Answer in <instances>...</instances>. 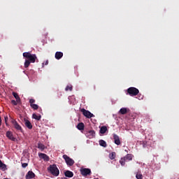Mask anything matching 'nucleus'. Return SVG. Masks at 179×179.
Wrapping results in <instances>:
<instances>
[{
    "mask_svg": "<svg viewBox=\"0 0 179 179\" xmlns=\"http://www.w3.org/2000/svg\"><path fill=\"white\" fill-rule=\"evenodd\" d=\"M23 56L25 58V69H27L28 66H30V64H35L37 58L36 54H31L30 51H24Z\"/></svg>",
    "mask_w": 179,
    "mask_h": 179,
    "instance_id": "nucleus-1",
    "label": "nucleus"
},
{
    "mask_svg": "<svg viewBox=\"0 0 179 179\" xmlns=\"http://www.w3.org/2000/svg\"><path fill=\"white\" fill-rule=\"evenodd\" d=\"M48 171L52 173V176H59V169H58L56 164H51L49 166Z\"/></svg>",
    "mask_w": 179,
    "mask_h": 179,
    "instance_id": "nucleus-2",
    "label": "nucleus"
},
{
    "mask_svg": "<svg viewBox=\"0 0 179 179\" xmlns=\"http://www.w3.org/2000/svg\"><path fill=\"white\" fill-rule=\"evenodd\" d=\"M127 93L130 94L131 96H136L137 94H139V90H138L137 87H129Z\"/></svg>",
    "mask_w": 179,
    "mask_h": 179,
    "instance_id": "nucleus-3",
    "label": "nucleus"
},
{
    "mask_svg": "<svg viewBox=\"0 0 179 179\" xmlns=\"http://www.w3.org/2000/svg\"><path fill=\"white\" fill-rule=\"evenodd\" d=\"M126 160H132V156L131 153H127V156H124V158H121L120 163L121 165H125Z\"/></svg>",
    "mask_w": 179,
    "mask_h": 179,
    "instance_id": "nucleus-4",
    "label": "nucleus"
},
{
    "mask_svg": "<svg viewBox=\"0 0 179 179\" xmlns=\"http://www.w3.org/2000/svg\"><path fill=\"white\" fill-rule=\"evenodd\" d=\"M63 157H64V160H66L67 165L74 164L75 161H73V158H70V156H66V155H64Z\"/></svg>",
    "mask_w": 179,
    "mask_h": 179,
    "instance_id": "nucleus-5",
    "label": "nucleus"
},
{
    "mask_svg": "<svg viewBox=\"0 0 179 179\" xmlns=\"http://www.w3.org/2000/svg\"><path fill=\"white\" fill-rule=\"evenodd\" d=\"M81 112L84 114L85 117H94L93 113H90V110H85V107H83Z\"/></svg>",
    "mask_w": 179,
    "mask_h": 179,
    "instance_id": "nucleus-6",
    "label": "nucleus"
},
{
    "mask_svg": "<svg viewBox=\"0 0 179 179\" xmlns=\"http://www.w3.org/2000/svg\"><path fill=\"white\" fill-rule=\"evenodd\" d=\"M82 176H90L92 171L91 169H80Z\"/></svg>",
    "mask_w": 179,
    "mask_h": 179,
    "instance_id": "nucleus-7",
    "label": "nucleus"
},
{
    "mask_svg": "<svg viewBox=\"0 0 179 179\" xmlns=\"http://www.w3.org/2000/svg\"><path fill=\"white\" fill-rule=\"evenodd\" d=\"M12 123H13L14 127H15V129H19V131H20V132H22V125H20L19 122H17V120H12Z\"/></svg>",
    "mask_w": 179,
    "mask_h": 179,
    "instance_id": "nucleus-8",
    "label": "nucleus"
},
{
    "mask_svg": "<svg viewBox=\"0 0 179 179\" xmlns=\"http://www.w3.org/2000/svg\"><path fill=\"white\" fill-rule=\"evenodd\" d=\"M36 173H34V171H28L26 174L27 179L35 178Z\"/></svg>",
    "mask_w": 179,
    "mask_h": 179,
    "instance_id": "nucleus-9",
    "label": "nucleus"
},
{
    "mask_svg": "<svg viewBox=\"0 0 179 179\" xmlns=\"http://www.w3.org/2000/svg\"><path fill=\"white\" fill-rule=\"evenodd\" d=\"M113 140L115 142L116 145H121L120 135H117L116 133H114L113 134Z\"/></svg>",
    "mask_w": 179,
    "mask_h": 179,
    "instance_id": "nucleus-10",
    "label": "nucleus"
},
{
    "mask_svg": "<svg viewBox=\"0 0 179 179\" xmlns=\"http://www.w3.org/2000/svg\"><path fill=\"white\" fill-rule=\"evenodd\" d=\"M6 137H8L9 140H16L11 130H7Z\"/></svg>",
    "mask_w": 179,
    "mask_h": 179,
    "instance_id": "nucleus-11",
    "label": "nucleus"
},
{
    "mask_svg": "<svg viewBox=\"0 0 179 179\" xmlns=\"http://www.w3.org/2000/svg\"><path fill=\"white\" fill-rule=\"evenodd\" d=\"M39 157H43V160H50V156L47 153H38Z\"/></svg>",
    "mask_w": 179,
    "mask_h": 179,
    "instance_id": "nucleus-12",
    "label": "nucleus"
},
{
    "mask_svg": "<svg viewBox=\"0 0 179 179\" xmlns=\"http://www.w3.org/2000/svg\"><path fill=\"white\" fill-rule=\"evenodd\" d=\"M65 176H67L68 179L72 178L73 176V171H66Z\"/></svg>",
    "mask_w": 179,
    "mask_h": 179,
    "instance_id": "nucleus-13",
    "label": "nucleus"
},
{
    "mask_svg": "<svg viewBox=\"0 0 179 179\" xmlns=\"http://www.w3.org/2000/svg\"><path fill=\"white\" fill-rule=\"evenodd\" d=\"M107 125H102V127L100 128V132L102 134V135H104L105 132H107Z\"/></svg>",
    "mask_w": 179,
    "mask_h": 179,
    "instance_id": "nucleus-14",
    "label": "nucleus"
},
{
    "mask_svg": "<svg viewBox=\"0 0 179 179\" xmlns=\"http://www.w3.org/2000/svg\"><path fill=\"white\" fill-rule=\"evenodd\" d=\"M87 135V137H94V135H96L95 130H88Z\"/></svg>",
    "mask_w": 179,
    "mask_h": 179,
    "instance_id": "nucleus-15",
    "label": "nucleus"
},
{
    "mask_svg": "<svg viewBox=\"0 0 179 179\" xmlns=\"http://www.w3.org/2000/svg\"><path fill=\"white\" fill-rule=\"evenodd\" d=\"M64 56L63 51H56L55 58H62Z\"/></svg>",
    "mask_w": 179,
    "mask_h": 179,
    "instance_id": "nucleus-16",
    "label": "nucleus"
},
{
    "mask_svg": "<svg viewBox=\"0 0 179 179\" xmlns=\"http://www.w3.org/2000/svg\"><path fill=\"white\" fill-rule=\"evenodd\" d=\"M24 123H25L26 127H29V129H31V128L33 127V125L31 122H30V120H24Z\"/></svg>",
    "mask_w": 179,
    "mask_h": 179,
    "instance_id": "nucleus-17",
    "label": "nucleus"
},
{
    "mask_svg": "<svg viewBox=\"0 0 179 179\" xmlns=\"http://www.w3.org/2000/svg\"><path fill=\"white\" fill-rule=\"evenodd\" d=\"M13 96H15V101L17 102V101H21L20 97L19 94H17V92H13Z\"/></svg>",
    "mask_w": 179,
    "mask_h": 179,
    "instance_id": "nucleus-18",
    "label": "nucleus"
},
{
    "mask_svg": "<svg viewBox=\"0 0 179 179\" xmlns=\"http://www.w3.org/2000/svg\"><path fill=\"white\" fill-rule=\"evenodd\" d=\"M77 127L78 129H85V122H78Z\"/></svg>",
    "mask_w": 179,
    "mask_h": 179,
    "instance_id": "nucleus-19",
    "label": "nucleus"
},
{
    "mask_svg": "<svg viewBox=\"0 0 179 179\" xmlns=\"http://www.w3.org/2000/svg\"><path fill=\"white\" fill-rule=\"evenodd\" d=\"M127 107H121L120 112L121 114H127Z\"/></svg>",
    "mask_w": 179,
    "mask_h": 179,
    "instance_id": "nucleus-20",
    "label": "nucleus"
},
{
    "mask_svg": "<svg viewBox=\"0 0 179 179\" xmlns=\"http://www.w3.org/2000/svg\"><path fill=\"white\" fill-rule=\"evenodd\" d=\"M38 148H39L40 150H45V145H44L43 143H38Z\"/></svg>",
    "mask_w": 179,
    "mask_h": 179,
    "instance_id": "nucleus-21",
    "label": "nucleus"
},
{
    "mask_svg": "<svg viewBox=\"0 0 179 179\" xmlns=\"http://www.w3.org/2000/svg\"><path fill=\"white\" fill-rule=\"evenodd\" d=\"M32 117H34V120H41V115H36V113H33Z\"/></svg>",
    "mask_w": 179,
    "mask_h": 179,
    "instance_id": "nucleus-22",
    "label": "nucleus"
},
{
    "mask_svg": "<svg viewBox=\"0 0 179 179\" xmlns=\"http://www.w3.org/2000/svg\"><path fill=\"white\" fill-rule=\"evenodd\" d=\"M0 168H1L2 171H6V164H3L2 161L0 159Z\"/></svg>",
    "mask_w": 179,
    "mask_h": 179,
    "instance_id": "nucleus-23",
    "label": "nucleus"
},
{
    "mask_svg": "<svg viewBox=\"0 0 179 179\" xmlns=\"http://www.w3.org/2000/svg\"><path fill=\"white\" fill-rule=\"evenodd\" d=\"M72 89H73L72 85H67L66 87V92H69V90H70V92H72Z\"/></svg>",
    "mask_w": 179,
    "mask_h": 179,
    "instance_id": "nucleus-24",
    "label": "nucleus"
},
{
    "mask_svg": "<svg viewBox=\"0 0 179 179\" xmlns=\"http://www.w3.org/2000/svg\"><path fill=\"white\" fill-rule=\"evenodd\" d=\"M109 157H110L111 160H113V159H115V157H116L115 152H112V153H110Z\"/></svg>",
    "mask_w": 179,
    "mask_h": 179,
    "instance_id": "nucleus-25",
    "label": "nucleus"
},
{
    "mask_svg": "<svg viewBox=\"0 0 179 179\" xmlns=\"http://www.w3.org/2000/svg\"><path fill=\"white\" fill-rule=\"evenodd\" d=\"M99 145H102L103 148H106L107 143L106 141H99Z\"/></svg>",
    "mask_w": 179,
    "mask_h": 179,
    "instance_id": "nucleus-26",
    "label": "nucleus"
},
{
    "mask_svg": "<svg viewBox=\"0 0 179 179\" xmlns=\"http://www.w3.org/2000/svg\"><path fill=\"white\" fill-rule=\"evenodd\" d=\"M34 101H35V99H29V103H30V105H31V107H32V109H34Z\"/></svg>",
    "mask_w": 179,
    "mask_h": 179,
    "instance_id": "nucleus-27",
    "label": "nucleus"
},
{
    "mask_svg": "<svg viewBox=\"0 0 179 179\" xmlns=\"http://www.w3.org/2000/svg\"><path fill=\"white\" fill-rule=\"evenodd\" d=\"M136 178H138V179L143 178V173H136Z\"/></svg>",
    "mask_w": 179,
    "mask_h": 179,
    "instance_id": "nucleus-28",
    "label": "nucleus"
},
{
    "mask_svg": "<svg viewBox=\"0 0 179 179\" xmlns=\"http://www.w3.org/2000/svg\"><path fill=\"white\" fill-rule=\"evenodd\" d=\"M34 109H38V105H36V99H34Z\"/></svg>",
    "mask_w": 179,
    "mask_h": 179,
    "instance_id": "nucleus-29",
    "label": "nucleus"
},
{
    "mask_svg": "<svg viewBox=\"0 0 179 179\" xmlns=\"http://www.w3.org/2000/svg\"><path fill=\"white\" fill-rule=\"evenodd\" d=\"M12 104H17L16 99H11Z\"/></svg>",
    "mask_w": 179,
    "mask_h": 179,
    "instance_id": "nucleus-30",
    "label": "nucleus"
},
{
    "mask_svg": "<svg viewBox=\"0 0 179 179\" xmlns=\"http://www.w3.org/2000/svg\"><path fill=\"white\" fill-rule=\"evenodd\" d=\"M66 171H65L64 176H63V178L61 179H69L68 176H66Z\"/></svg>",
    "mask_w": 179,
    "mask_h": 179,
    "instance_id": "nucleus-31",
    "label": "nucleus"
},
{
    "mask_svg": "<svg viewBox=\"0 0 179 179\" xmlns=\"http://www.w3.org/2000/svg\"><path fill=\"white\" fill-rule=\"evenodd\" d=\"M22 168H27L28 164H22Z\"/></svg>",
    "mask_w": 179,
    "mask_h": 179,
    "instance_id": "nucleus-32",
    "label": "nucleus"
},
{
    "mask_svg": "<svg viewBox=\"0 0 179 179\" xmlns=\"http://www.w3.org/2000/svg\"><path fill=\"white\" fill-rule=\"evenodd\" d=\"M7 120H8V117H5V121L6 124H8Z\"/></svg>",
    "mask_w": 179,
    "mask_h": 179,
    "instance_id": "nucleus-33",
    "label": "nucleus"
},
{
    "mask_svg": "<svg viewBox=\"0 0 179 179\" xmlns=\"http://www.w3.org/2000/svg\"><path fill=\"white\" fill-rule=\"evenodd\" d=\"M1 123H2V120H1V115H0V126H1Z\"/></svg>",
    "mask_w": 179,
    "mask_h": 179,
    "instance_id": "nucleus-34",
    "label": "nucleus"
},
{
    "mask_svg": "<svg viewBox=\"0 0 179 179\" xmlns=\"http://www.w3.org/2000/svg\"><path fill=\"white\" fill-rule=\"evenodd\" d=\"M45 64H46V65H48V64H49L48 60H47V62H45Z\"/></svg>",
    "mask_w": 179,
    "mask_h": 179,
    "instance_id": "nucleus-35",
    "label": "nucleus"
},
{
    "mask_svg": "<svg viewBox=\"0 0 179 179\" xmlns=\"http://www.w3.org/2000/svg\"><path fill=\"white\" fill-rule=\"evenodd\" d=\"M93 179H100V178H93Z\"/></svg>",
    "mask_w": 179,
    "mask_h": 179,
    "instance_id": "nucleus-36",
    "label": "nucleus"
},
{
    "mask_svg": "<svg viewBox=\"0 0 179 179\" xmlns=\"http://www.w3.org/2000/svg\"><path fill=\"white\" fill-rule=\"evenodd\" d=\"M3 179H10V178H3Z\"/></svg>",
    "mask_w": 179,
    "mask_h": 179,
    "instance_id": "nucleus-37",
    "label": "nucleus"
}]
</instances>
